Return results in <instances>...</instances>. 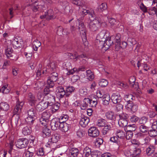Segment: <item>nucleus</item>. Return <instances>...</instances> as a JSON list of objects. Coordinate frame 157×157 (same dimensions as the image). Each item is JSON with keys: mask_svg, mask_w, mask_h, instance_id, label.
Returning <instances> with one entry per match:
<instances>
[{"mask_svg": "<svg viewBox=\"0 0 157 157\" xmlns=\"http://www.w3.org/2000/svg\"><path fill=\"white\" fill-rule=\"evenodd\" d=\"M127 44V43L125 41L122 42L121 43L120 42L119 44H118V45H116V49H117V48L118 47L117 49V50H118L120 48H126Z\"/></svg>", "mask_w": 157, "mask_h": 157, "instance_id": "nucleus-50", "label": "nucleus"}, {"mask_svg": "<svg viewBox=\"0 0 157 157\" xmlns=\"http://www.w3.org/2000/svg\"><path fill=\"white\" fill-rule=\"evenodd\" d=\"M78 29L79 31L81 37L84 41L83 39L84 40V42L83 43L84 44L85 47H86L88 45V42L86 40V28L84 26L83 23L81 21H79L78 20Z\"/></svg>", "mask_w": 157, "mask_h": 157, "instance_id": "nucleus-2", "label": "nucleus"}, {"mask_svg": "<svg viewBox=\"0 0 157 157\" xmlns=\"http://www.w3.org/2000/svg\"><path fill=\"white\" fill-rule=\"evenodd\" d=\"M52 105V111L53 112H55L58 110L59 109L60 104L58 102H57Z\"/></svg>", "mask_w": 157, "mask_h": 157, "instance_id": "nucleus-53", "label": "nucleus"}, {"mask_svg": "<svg viewBox=\"0 0 157 157\" xmlns=\"http://www.w3.org/2000/svg\"><path fill=\"white\" fill-rule=\"evenodd\" d=\"M84 153L85 154L86 156L88 157L91 155V149L88 147H85L83 151Z\"/></svg>", "mask_w": 157, "mask_h": 157, "instance_id": "nucleus-55", "label": "nucleus"}, {"mask_svg": "<svg viewBox=\"0 0 157 157\" xmlns=\"http://www.w3.org/2000/svg\"><path fill=\"white\" fill-rule=\"evenodd\" d=\"M65 66L66 67V69L67 71V74L68 75H72L77 71V69L75 68L72 69L71 63L69 62H67L65 64Z\"/></svg>", "mask_w": 157, "mask_h": 157, "instance_id": "nucleus-20", "label": "nucleus"}, {"mask_svg": "<svg viewBox=\"0 0 157 157\" xmlns=\"http://www.w3.org/2000/svg\"><path fill=\"white\" fill-rule=\"evenodd\" d=\"M147 12H148L150 15H152L156 14L157 10L155 7H151L148 10Z\"/></svg>", "mask_w": 157, "mask_h": 157, "instance_id": "nucleus-48", "label": "nucleus"}, {"mask_svg": "<svg viewBox=\"0 0 157 157\" xmlns=\"http://www.w3.org/2000/svg\"><path fill=\"white\" fill-rule=\"evenodd\" d=\"M126 138L127 140H130L132 138L133 136V133L132 132H128L126 131Z\"/></svg>", "mask_w": 157, "mask_h": 157, "instance_id": "nucleus-62", "label": "nucleus"}, {"mask_svg": "<svg viewBox=\"0 0 157 157\" xmlns=\"http://www.w3.org/2000/svg\"><path fill=\"white\" fill-rule=\"evenodd\" d=\"M60 138V135L56 133L52 136V138L50 139L47 143V146L48 147H52V144L53 143H55L58 142Z\"/></svg>", "mask_w": 157, "mask_h": 157, "instance_id": "nucleus-10", "label": "nucleus"}, {"mask_svg": "<svg viewBox=\"0 0 157 157\" xmlns=\"http://www.w3.org/2000/svg\"><path fill=\"white\" fill-rule=\"evenodd\" d=\"M121 99L120 95L118 93H114L111 97V100L112 102L115 104L120 103Z\"/></svg>", "mask_w": 157, "mask_h": 157, "instance_id": "nucleus-21", "label": "nucleus"}, {"mask_svg": "<svg viewBox=\"0 0 157 157\" xmlns=\"http://www.w3.org/2000/svg\"><path fill=\"white\" fill-rule=\"evenodd\" d=\"M68 116L66 115H62L59 118V121L60 123H66L65 122L68 120Z\"/></svg>", "mask_w": 157, "mask_h": 157, "instance_id": "nucleus-46", "label": "nucleus"}, {"mask_svg": "<svg viewBox=\"0 0 157 157\" xmlns=\"http://www.w3.org/2000/svg\"><path fill=\"white\" fill-rule=\"evenodd\" d=\"M79 94L80 96L84 97L87 95L86 90L85 89H80L79 90Z\"/></svg>", "mask_w": 157, "mask_h": 157, "instance_id": "nucleus-57", "label": "nucleus"}, {"mask_svg": "<svg viewBox=\"0 0 157 157\" xmlns=\"http://www.w3.org/2000/svg\"><path fill=\"white\" fill-rule=\"evenodd\" d=\"M105 116L108 119L114 121L117 120L118 121L119 117V115L116 114L114 112L111 111L106 112Z\"/></svg>", "mask_w": 157, "mask_h": 157, "instance_id": "nucleus-15", "label": "nucleus"}, {"mask_svg": "<svg viewBox=\"0 0 157 157\" xmlns=\"http://www.w3.org/2000/svg\"><path fill=\"white\" fill-rule=\"evenodd\" d=\"M48 106L43 99L36 106V109L39 111H42L47 108Z\"/></svg>", "mask_w": 157, "mask_h": 157, "instance_id": "nucleus-16", "label": "nucleus"}, {"mask_svg": "<svg viewBox=\"0 0 157 157\" xmlns=\"http://www.w3.org/2000/svg\"><path fill=\"white\" fill-rule=\"evenodd\" d=\"M57 64L55 62H52L49 63L47 65L48 72L49 73L55 72L57 69Z\"/></svg>", "mask_w": 157, "mask_h": 157, "instance_id": "nucleus-17", "label": "nucleus"}, {"mask_svg": "<svg viewBox=\"0 0 157 157\" xmlns=\"http://www.w3.org/2000/svg\"><path fill=\"white\" fill-rule=\"evenodd\" d=\"M110 33L106 30H103L97 36L95 41L96 44L98 47H105V50L109 48L113 43V39L114 36H111L109 37Z\"/></svg>", "mask_w": 157, "mask_h": 157, "instance_id": "nucleus-1", "label": "nucleus"}, {"mask_svg": "<svg viewBox=\"0 0 157 157\" xmlns=\"http://www.w3.org/2000/svg\"><path fill=\"white\" fill-rule=\"evenodd\" d=\"M125 108L128 110H131L132 113H135L138 109V106L132 102H129L125 106Z\"/></svg>", "mask_w": 157, "mask_h": 157, "instance_id": "nucleus-19", "label": "nucleus"}, {"mask_svg": "<svg viewBox=\"0 0 157 157\" xmlns=\"http://www.w3.org/2000/svg\"><path fill=\"white\" fill-rule=\"evenodd\" d=\"M46 125H44V127L42 129V135L44 137H48L51 135V130L46 127Z\"/></svg>", "mask_w": 157, "mask_h": 157, "instance_id": "nucleus-28", "label": "nucleus"}, {"mask_svg": "<svg viewBox=\"0 0 157 157\" xmlns=\"http://www.w3.org/2000/svg\"><path fill=\"white\" fill-rule=\"evenodd\" d=\"M147 119L145 117H143L140 118H139L138 122L140 124H144L147 121Z\"/></svg>", "mask_w": 157, "mask_h": 157, "instance_id": "nucleus-61", "label": "nucleus"}, {"mask_svg": "<svg viewBox=\"0 0 157 157\" xmlns=\"http://www.w3.org/2000/svg\"><path fill=\"white\" fill-rule=\"evenodd\" d=\"M136 127L135 125H127L126 128H124L125 131H128V132L134 131L135 130Z\"/></svg>", "mask_w": 157, "mask_h": 157, "instance_id": "nucleus-45", "label": "nucleus"}, {"mask_svg": "<svg viewBox=\"0 0 157 157\" xmlns=\"http://www.w3.org/2000/svg\"><path fill=\"white\" fill-rule=\"evenodd\" d=\"M78 154V150L76 148H72L69 150L68 155L70 157H76Z\"/></svg>", "mask_w": 157, "mask_h": 157, "instance_id": "nucleus-29", "label": "nucleus"}, {"mask_svg": "<svg viewBox=\"0 0 157 157\" xmlns=\"http://www.w3.org/2000/svg\"><path fill=\"white\" fill-rule=\"evenodd\" d=\"M75 90V88L73 86H69L67 87L65 90L66 96L68 97Z\"/></svg>", "mask_w": 157, "mask_h": 157, "instance_id": "nucleus-32", "label": "nucleus"}, {"mask_svg": "<svg viewBox=\"0 0 157 157\" xmlns=\"http://www.w3.org/2000/svg\"><path fill=\"white\" fill-rule=\"evenodd\" d=\"M87 101L88 104L89 105V106L92 107H95L98 103L97 100L96 98L92 99L87 98Z\"/></svg>", "mask_w": 157, "mask_h": 157, "instance_id": "nucleus-33", "label": "nucleus"}, {"mask_svg": "<svg viewBox=\"0 0 157 157\" xmlns=\"http://www.w3.org/2000/svg\"><path fill=\"white\" fill-rule=\"evenodd\" d=\"M107 8L106 4L105 3H102L98 7L97 10L98 12H101L105 10Z\"/></svg>", "mask_w": 157, "mask_h": 157, "instance_id": "nucleus-39", "label": "nucleus"}, {"mask_svg": "<svg viewBox=\"0 0 157 157\" xmlns=\"http://www.w3.org/2000/svg\"><path fill=\"white\" fill-rule=\"evenodd\" d=\"M139 118L135 115H132L131 117L130 121L132 122H138Z\"/></svg>", "mask_w": 157, "mask_h": 157, "instance_id": "nucleus-64", "label": "nucleus"}, {"mask_svg": "<svg viewBox=\"0 0 157 157\" xmlns=\"http://www.w3.org/2000/svg\"><path fill=\"white\" fill-rule=\"evenodd\" d=\"M99 85L101 87L106 86L108 84V81L105 79H102L100 80L99 83Z\"/></svg>", "mask_w": 157, "mask_h": 157, "instance_id": "nucleus-43", "label": "nucleus"}, {"mask_svg": "<svg viewBox=\"0 0 157 157\" xmlns=\"http://www.w3.org/2000/svg\"><path fill=\"white\" fill-rule=\"evenodd\" d=\"M141 152L140 149L137 148H134L130 149L126 155L127 156H131L132 157H138Z\"/></svg>", "mask_w": 157, "mask_h": 157, "instance_id": "nucleus-11", "label": "nucleus"}, {"mask_svg": "<svg viewBox=\"0 0 157 157\" xmlns=\"http://www.w3.org/2000/svg\"><path fill=\"white\" fill-rule=\"evenodd\" d=\"M155 150V148L154 146L150 145L146 149V154L148 155H150L154 153Z\"/></svg>", "mask_w": 157, "mask_h": 157, "instance_id": "nucleus-36", "label": "nucleus"}, {"mask_svg": "<svg viewBox=\"0 0 157 157\" xmlns=\"http://www.w3.org/2000/svg\"><path fill=\"white\" fill-rule=\"evenodd\" d=\"M156 130L153 129L148 132V133L150 137H155L157 136V131Z\"/></svg>", "mask_w": 157, "mask_h": 157, "instance_id": "nucleus-51", "label": "nucleus"}, {"mask_svg": "<svg viewBox=\"0 0 157 157\" xmlns=\"http://www.w3.org/2000/svg\"><path fill=\"white\" fill-rule=\"evenodd\" d=\"M54 75H52L48 78L54 82H56L58 79V74L57 73H53Z\"/></svg>", "mask_w": 157, "mask_h": 157, "instance_id": "nucleus-59", "label": "nucleus"}, {"mask_svg": "<svg viewBox=\"0 0 157 157\" xmlns=\"http://www.w3.org/2000/svg\"><path fill=\"white\" fill-rule=\"evenodd\" d=\"M0 91L3 94H7L9 92L10 89L7 85H5L1 87Z\"/></svg>", "mask_w": 157, "mask_h": 157, "instance_id": "nucleus-41", "label": "nucleus"}, {"mask_svg": "<svg viewBox=\"0 0 157 157\" xmlns=\"http://www.w3.org/2000/svg\"><path fill=\"white\" fill-rule=\"evenodd\" d=\"M56 95L57 98H63L64 95L66 96L65 90L62 86H58L57 88Z\"/></svg>", "mask_w": 157, "mask_h": 157, "instance_id": "nucleus-14", "label": "nucleus"}, {"mask_svg": "<svg viewBox=\"0 0 157 157\" xmlns=\"http://www.w3.org/2000/svg\"><path fill=\"white\" fill-rule=\"evenodd\" d=\"M28 99L29 103L31 106L34 105L36 102V100L34 95L31 93L28 94Z\"/></svg>", "mask_w": 157, "mask_h": 157, "instance_id": "nucleus-22", "label": "nucleus"}, {"mask_svg": "<svg viewBox=\"0 0 157 157\" xmlns=\"http://www.w3.org/2000/svg\"><path fill=\"white\" fill-rule=\"evenodd\" d=\"M139 5L140 8L144 13L147 12L148 11L147 7H146L143 3H140Z\"/></svg>", "mask_w": 157, "mask_h": 157, "instance_id": "nucleus-52", "label": "nucleus"}, {"mask_svg": "<svg viewBox=\"0 0 157 157\" xmlns=\"http://www.w3.org/2000/svg\"><path fill=\"white\" fill-rule=\"evenodd\" d=\"M3 47L5 48V54L8 58H10L13 56V50L11 46L9 44L8 42L5 41L3 45Z\"/></svg>", "mask_w": 157, "mask_h": 157, "instance_id": "nucleus-6", "label": "nucleus"}, {"mask_svg": "<svg viewBox=\"0 0 157 157\" xmlns=\"http://www.w3.org/2000/svg\"><path fill=\"white\" fill-rule=\"evenodd\" d=\"M133 96L131 94H128L125 95L124 99L125 101L127 102V104L129 102H132V100L133 99Z\"/></svg>", "mask_w": 157, "mask_h": 157, "instance_id": "nucleus-38", "label": "nucleus"}, {"mask_svg": "<svg viewBox=\"0 0 157 157\" xmlns=\"http://www.w3.org/2000/svg\"><path fill=\"white\" fill-rule=\"evenodd\" d=\"M86 8V5L83 7V10L82 11V13L84 15H86L88 14L90 15L91 17H94V15H95L94 11L92 9H90V10H87L84 9V7Z\"/></svg>", "mask_w": 157, "mask_h": 157, "instance_id": "nucleus-31", "label": "nucleus"}, {"mask_svg": "<svg viewBox=\"0 0 157 157\" xmlns=\"http://www.w3.org/2000/svg\"><path fill=\"white\" fill-rule=\"evenodd\" d=\"M114 36V38L113 39V43H117L116 45H118V44L120 42L121 40L120 38L121 37V34H116V36Z\"/></svg>", "mask_w": 157, "mask_h": 157, "instance_id": "nucleus-40", "label": "nucleus"}, {"mask_svg": "<svg viewBox=\"0 0 157 157\" xmlns=\"http://www.w3.org/2000/svg\"><path fill=\"white\" fill-rule=\"evenodd\" d=\"M22 42V40L20 38L19 39L15 38L12 41V44L13 47L15 48H21V47Z\"/></svg>", "mask_w": 157, "mask_h": 157, "instance_id": "nucleus-23", "label": "nucleus"}, {"mask_svg": "<svg viewBox=\"0 0 157 157\" xmlns=\"http://www.w3.org/2000/svg\"><path fill=\"white\" fill-rule=\"evenodd\" d=\"M135 82V78L133 76L130 77L129 79V83L130 86L131 87H134Z\"/></svg>", "mask_w": 157, "mask_h": 157, "instance_id": "nucleus-49", "label": "nucleus"}, {"mask_svg": "<svg viewBox=\"0 0 157 157\" xmlns=\"http://www.w3.org/2000/svg\"><path fill=\"white\" fill-rule=\"evenodd\" d=\"M31 132V130L30 128H29L27 126L23 128L22 130V133L25 136L29 134Z\"/></svg>", "mask_w": 157, "mask_h": 157, "instance_id": "nucleus-47", "label": "nucleus"}, {"mask_svg": "<svg viewBox=\"0 0 157 157\" xmlns=\"http://www.w3.org/2000/svg\"><path fill=\"white\" fill-rule=\"evenodd\" d=\"M88 134L90 136L95 137L99 135V132L96 128L93 127H91L89 129Z\"/></svg>", "mask_w": 157, "mask_h": 157, "instance_id": "nucleus-13", "label": "nucleus"}, {"mask_svg": "<svg viewBox=\"0 0 157 157\" xmlns=\"http://www.w3.org/2000/svg\"><path fill=\"white\" fill-rule=\"evenodd\" d=\"M72 3L77 6L83 7L85 6V3L81 1L80 0H71Z\"/></svg>", "mask_w": 157, "mask_h": 157, "instance_id": "nucleus-42", "label": "nucleus"}, {"mask_svg": "<svg viewBox=\"0 0 157 157\" xmlns=\"http://www.w3.org/2000/svg\"><path fill=\"white\" fill-rule=\"evenodd\" d=\"M28 116L30 117H36V111L33 109H29L28 111Z\"/></svg>", "mask_w": 157, "mask_h": 157, "instance_id": "nucleus-44", "label": "nucleus"}, {"mask_svg": "<svg viewBox=\"0 0 157 157\" xmlns=\"http://www.w3.org/2000/svg\"><path fill=\"white\" fill-rule=\"evenodd\" d=\"M115 134L118 138L121 140L124 139L125 137V132L121 130H117Z\"/></svg>", "mask_w": 157, "mask_h": 157, "instance_id": "nucleus-26", "label": "nucleus"}, {"mask_svg": "<svg viewBox=\"0 0 157 157\" xmlns=\"http://www.w3.org/2000/svg\"><path fill=\"white\" fill-rule=\"evenodd\" d=\"M106 124V121L103 118L98 119L96 122V125L99 127H103Z\"/></svg>", "mask_w": 157, "mask_h": 157, "instance_id": "nucleus-35", "label": "nucleus"}, {"mask_svg": "<svg viewBox=\"0 0 157 157\" xmlns=\"http://www.w3.org/2000/svg\"><path fill=\"white\" fill-rule=\"evenodd\" d=\"M34 117H30L28 116V117L25 119V121L28 124L30 125H32L34 120Z\"/></svg>", "mask_w": 157, "mask_h": 157, "instance_id": "nucleus-54", "label": "nucleus"}, {"mask_svg": "<svg viewBox=\"0 0 157 157\" xmlns=\"http://www.w3.org/2000/svg\"><path fill=\"white\" fill-rule=\"evenodd\" d=\"M86 76L87 78L90 81L92 80L94 77L93 73L90 70L86 71Z\"/></svg>", "mask_w": 157, "mask_h": 157, "instance_id": "nucleus-34", "label": "nucleus"}, {"mask_svg": "<svg viewBox=\"0 0 157 157\" xmlns=\"http://www.w3.org/2000/svg\"><path fill=\"white\" fill-rule=\"evenodd\" d=\"M103 140L101 138H98L96 139V142L95 143V145L97 147H99L100 145H101L103 143Z\"/></svg>", "mask_w": 157, "mask_h": 157, "instance_id": "nucleus-58", "label": "nucleus"}, {"mask_svg": "<svg viewBox=\"0 0 157 157\" xmlns=\"http://www.w3.org/2000/svg\"><path fill=\"white\" fill-rule=\"evenodd\" d=\"M118 124L120 127H124V128L127 126L128 121L127 120L128 115L126 114H123L119 115Z\"/></svg>", "mask_w": 157, "mask_h": 157, "instance_id": "nucleus-5", "label": "nucleus"}, {"mask_svg": "<svg viewBox=\"0 0 157 157\" xmlns=\"http://www.w3.org/2000/svg\"><path fill=\"white\" fill-rule=\"evenodd\" d=\"M24 104V103L23 102L17 101L15 106L13 110V113L14 115H16V117H17V122L19 118L18 114L21 113V109Z\"/></svg>", "mask_w": 157, "mask_h": 157, "instance_id": "nucleus-8", "label": "nucleus"}, {"mask_svg": "<svg viewBox=\"0 0 157 157\" xmlns=\"http://www.w3.org/2000/svg\"><path fill=\"white\" fill-rule=\"evenodd\" d=\"M85 132L82 130L80 129L78 130L77 132V135L79 137H82L85 135Z\"/></svg>", "mask_w": 157, "mask_h": 157, "instance_id": "nucleus-63", "label": "nucleus"}, {"mask_svg": "<svg viewBox=\"0 0 157 157\" xmlns=\"http://www.w3.org/2000/svg\"><path fill=\"white\" fill-rule=\"evenodd\" d=\"M140 131L143 133H145L147 132L148 128L144 124L141 125L139 127Z\"/></svg>", "mask_w": 157, "mask_h": 157, "instance_id": "nucleus-56", "label": "nucleus"}, {"mask_svg": "<svg viewBox=\"0 0 157 157\" xmlns=\"http://www.w3.org/2000/svg\"><path fill=\"white\" fill-rule=\"evenodd\" d=\"M50 117V114L48 111L43 112L42 114L41 117L40 119L41 124L43 125H47V123L48 121V119Z\"/></svg>", "mask_w": 157, "mask_h": 157, "instance_id": "nucleus-9", "label": "nucleus"}, {"mask_svg": "<svg viewBox=\"0 0 157 157\" xmlns=\"http://www.w3.org/2000/svg\"><path fill=\"white\" fill-rule=\"evenodd\" d=\"M60 123L58 120L53 119L51 121L50 125L52 129L53 130H55L59 129L60 126Z\"/></svg>", "mask_w": 157, "mask_h": 157, "instance_id": "nucleus-18", "label": "nucleus"}, {"mask_svg": "<svg viewBox=\"0 0 157 157\" xmlns=\"http://www.w3.org/2000/svg\"><path fill=\"white\" fill-rule=\"evenodd\" d=\"M90 122V119L88 117L82 118L79 121V124L83 127H85Z\"/></svg>", "mask_w": 157, "mask_h": 157, "instance_id": "nucleus-24", "label": "nucleus"}, {"mask_svg": "<svg viewBox=\"0 0 157 157\" xmlns=\"http://www.w3.org/2000/svg\"><path fill=\"white\" fill-rule=\"evenodd\" d=\"M15 145L17 147L22 149L26 147L29 144V141L26 139H19L15 142Z\"/></svg>", "mask_w": 157, "mask_h": 157, "instance_id": "nucleus-7", "label": "nucleus"}, {"mask_svg": "<svg viewBox=\"0 0 157 157\" xmlns=\"http://www.w3.org/2000/svg\"><path fill=\"white\" fill-rule=\"evenodd\" d=\"M0 108L4 111H7L9 109V105L6 102H2L0 103Z\"/></svg>", "mask_w": 157, "mask_h": 157, "instance_id": "nucleus-37", "label": "nucleus"}, {"mask_svg": "<svg viewBox=\"0 0 157 157\" xmlns=\"http://www.w3.org/2000/svg\"><path fill=\"white\" fill-rule=\"evenodd\" d=\"M102 22L100 19L97 18L93 19L90 24L89 28L92 31H96L100 27Z\"/></svg>", "mask_w": 157, "mask_h": 157, "instance_id": "nucleus-4", "label": "nucleus"}, {"mask_svg": "<svg viewBox=\"0 0 157 157\" xmlns=\"http://www.w3.org/2000/svg\"><path fill=\"white\" fill-rule=\"evenodd\" d=\"M43 100H45V101L48 106L52 105L55 101V97L51 94L46 96Z\"/></svg>", "mask_w": 157, "mask_h": 157, "instance_id": "nucleus-12", "label": "nucleus"}, {"mask_svg": "<svg viewBox=\"0 0 157 157\" xmlns=\"http://www.w3.org/2000/svg\"><path fill=\"white\" fill-rule=\"evenodd\" d=\"M76 103H77V105L80 106L81 109L82 110L85 109L88 106V105L87 101V98H85L83 101L80 105L79 102L76 101Z\"/></svg>", "mask_w": 157, "mask_h": 157, "instance_id": "nucleus-25", "label": "nucleus"}, {"mask_svg": "<svg viewBox=\"0 0 157 157\" xmlns=\"http://www.w3.org/2000/svg\"><path fill=\"white\" fill-rule=\"evenodd\" d=\"M54 85V82L48 78L47 80V86L50 88L53 87Z\"/></svg>", "mask_w": 157, "mask_h": 157, "instance_id": "nucleus-60", "label": "nucleus"}, {"mask_svg": "<svg viewBox=\"0 0 157 157\" xmlns=\"http://www.w3.org/2000/svg\"><path fill=\"white\" fill-rule=\"evenodd\" d=\"M110 101V97L108 94H104L102 98L103 104L105 105H108L109 104Z\"/></svg>", "mask_w": 157, "mask_h": 157, "instance_id": "nucleus-30", "label": "nucleus"}, {"mask_svg": "<svg viewBox=\"0 0 157 157\" xmlns=\"http://www.w3.org/2000/svg\"><path fill=\"white\" fill-rule=\"evenodd\" d=\"M59 129L62 131L65 132L68 131L70 125L66 123H60Z\"/></svg>", "mask_w": 157, "mask_h": 157, "instance_id": "nucleus-27", "label": "nucleus"}, {"mask_svg": "<svg viewBox=\"0 0 157 157\" xmlns=\"http://www.w3.org/2000/svg\"><path fill=\"white\" fill-rule=\"evenodd\" d=\"M60 13V12L58 10H57L56 12L53 14V12L52 9L49 10L47 12L45 13V15L41 16L40 17L42 19L45 18L48 20H50L56 18Z\"/></svg>", "mask_w": 157, "mask_h": 157, "instance_id": "nucleus-3", "label": "nucleus"}]
</instances>
